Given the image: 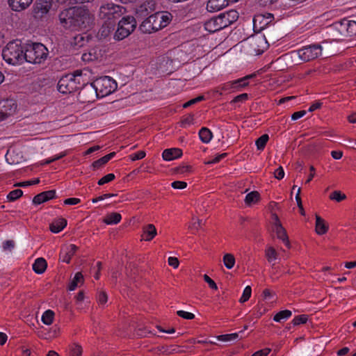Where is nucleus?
I'll return each mask as SVG.
<instances>
[{
  "instance_id": "nucleus-27",
  "label": "nucleus",
  "mask_w": 356,
  "mask_h": 356,
  "mask_svg": "<svg viewBox=\"0 0 356 356\" xmlns=\"http://www.w3.org/2000/svg\"><path fill=\"white\" fill-rule=\"evenodd\" d=\"M122 216L120 213L113 212L108 214L103 220V222L106 225H115L120 222Z\"/></svg>"
},
{
  "instance_id": "nucleus-44",
  "label": "nucleus",
  "mask_w": 356,
  "mask_h": 356,
  "mask_svg": "<svg viewBox=\"0 0 356 356\" xmlns=\"http://www.w3.org/2000/svg\"><path fill=\"white\" fill-rule=\"evenodd\" d=\"M82 354V348L80 345L74 343L70 348L71 356H81Z\"/></svg>"
},
{
  "instance_id": "nucleus-7",
  "label": "nucleus",
  "mask_w": 356,
  "mask_h": 356,
  "mask_svg": "<svg viewBox=\"0 0 356 356\" xmlns=\"http://www.w3.org/2000/svg\"><path fill=\"white\" fill-rule=\"evenodd\" d=\"M274 17L273 14H257L253 18V29L255 33H260L261 31L266 30V33L264 35V39L266 40V37L270 40H278V38L280 35H273L270 30L267 26L273 20Z\"/></svg>"
},
{
  "instance_id": "nucleus-12",
  "label": "nucleus",
  "mask_w": 356,
  "mask_h": 356,
  "mask_svg": "<svg viewBox=\"0 0 356 356\" xmlns=\"http://www.w3.org/2000/svg\"><path fill=\"white\" fill-rule=\"evenodd\" d=\"M17 104L11 99L0 100V120H4L13 115L17 110Z\"/></svg>"
},
{
  "instance_id": "nucleus-5",
  "label": "nucleus",
  "mask_w": 356,
  "mask_h": 356,
  "mask_svg": "<svg viewBox=\"0 0 356 356\" xmlns=\"http://www.w3.org/2000/svg\"><path fill=\"white\" fill-rule=\"evenodd\" d=\"M2 57L8 64L15 65L22 64L25 60V47L21 42L13 41L8 42L3 49Z\"/></svg>"
},
{
  "instance_id": "nucleus-46",
  "label": "nucleus",
  "mask_w": 356,
  "mask_h": 356,
  "mask_svg": "<svg viewBox=\"0 0 356 356\" xmlns=\"http://www.w3.org/2000/svg\"><path fill=\"white\" fill-rule=\"evenodd\" d=\"M39 183H40V179L36 178L33 180L16 183L14 186H17V187H24V186H27L38 184Z\"/></svg>"
},
{
  "instance_id": "nucleus-9",
  "label": "nucleus",
  "mask_w": 356,
  "mask_h": 356,
  "mask_svg": "<svg viewBox=\"0 0 356 356\" xmlns=\"http://www.w3.org/2000/svg\"><path fill=\"white\" fill-rule=\"evenodd\" d=\"M136 19L133 16L123 17L118 22L114 38L122 40L129 36L136 28Z\"/></svg>"
},
{
  "instance_id": "nucleus-24",
  "label": "nucleus",
  "mask_w": 356,
  "mask_h": 356,
  "mask_svg": "<svg viewBox=\"0 0 356 356\" xmlns=\"http://www.w3.org/2000/svg\"><path fill=\"white\" fill-rule=\"evenodd\" d=\"M156 15L159 17L161 29L167 26L172 20V15L168 12H156Z\"/></svg>"
},
{
  "instance_id": "nucleus-47",
  "label": "nucleus",
  "mask_w": 356,
  "mask_h": 356,
  "mask_svg": "<svg viewBox=\"0 0 356 356\" xmlns=\"http://www.w3.org/2000/svg\"><path fill=\"white\" fill-rule=\"evenodd\" d=\"M177 314L179 316L187 320H192L195 318V315L193 314L182 310L177 311Z\"/></svg>"
},
{
  "instance_id": "nucleus-63",
  "label": "nucleus",
  "mask_w": 356,
  "mask_h": 356,
  "mask_svg": "<svg viewBox=\"0 0 356 356\" xmlns=\"http://www.w3.org/2000/svg\"><path fill=\"white\" fill-rule=\"evenodd\" d=\"M227 156L226 153L221 154L217 156H216L213 160L209 161L206 162V164H212V163H216L219 162L222 158L225 157Z\"/></svg>"
},
{
  "instance_id": "nucleus-29",
  "label": "nucleus",
  "mask_w": 356,
  "mask_h": 356,
  "mask_svg": "<svg viewBox=\"0 0 356 356\" xmlns=\"http://www.w3.org/2000/svg\"><path fill=\"white\" fill-rule=\"evenodd\" d=\"M244 79H238L232 82H227L224 83L222 86L219 87L218 90L220 89L223 91H229L232 88H241L240 84ZM219 90H217L218 92Z\"/></svg>"
},
{
  "instance_id": "nucleus-3",
  "label": "nucleus",
  "mask_w": 356,
  "mask_h": 356,
  "mask_svg": "<svg viewBox=\"0 0 356 356\" xmlns=\"http://www.w3.org/2000/svg\"><path fill=\"white\" fill-rule=\"evenodd\" d=\"M82 82H83L82 72L76 70L73 74H66L60 79L58 83V90L63 94H70L81 89L79 95L83 96L81 91L86 83Z\"/></svg>"
},
{
  "instance_id": "nucleus-57",
  "label": "nucleus",
  "mask_w": 356,
  "mask_h": 356,
  "mask_svg": "<svg viewBox=\"0 0 356 356\" xmlns=\"http://www.w3.org/2000/svg\"><path fill=\"white\" fill-rule=\"evenodd\" d=\"M248 95L247 93H243L239 95H237L234 98V99L232 101V102H243L248 99Z\"/></svg>"
},
{
  "instance_id": "nucleus-61",
  "label": "nucleus",
  "mask_w": 356,
  "mask_h": 356,
  "mask_svg": "<svg viewBox=\"0 0 356 356\" xmlns=\"http://www.w3.org/2000/svg\"><path fill=\"white\" fill-rule=\"evenodd\" d=\"M193 115L189 114L181 120L182 124H191L193 123Z\"/></svg>"
},
{
  "instance_id": "nucleus-55",
  "label": "nucleus",
  "mask_w": 356,
  "mask_h": 356,
  "mask_svg": "<svg viewBox=\"0 0 356 356\" xmlns=\"http://www.w3.org/2000/svg\"><path fill=\"white\" fill-rule=\"evenodd\" d=\"M81 202V200L75 197L67 198L64 200V204L67 205H75L79 204Z\"/></svg>"
},
{
  "instance_id": "nucleus-59",
  "label": "nucleus",
  "mask_w": 356,
  "mask_h": 356,
  "mask_svg": "<svg viewBox=\"0 0 356 356\" xmlns=\"http://www.w3.org/2000/svg\"><path fill=\"white\" fill-rule=\"evenodd\" d=\"M146 154L144 151H139L138 152L134 154L131 156L132 161H136L139 159H142L145 156Z\"/></svg>"
},
{
  "instance_id": "nucleus-49",
  "label": "nucleus",
  "mask_w": 356,
  "mask_h": 356,
  "mask_svg": "<svg viewBox=\"0 0 356 356\" xmlns=\"http://www.w3.org/2000/svg\"><path fill=\"white\" fill-rule=\"evenodd\" d=\"M108 300V296L106 292L100 291L97 296V301L99 305H104Z\"/></svg>"
},
{
  "instance_id": "nucleus-36",
  "label": "nucleus",
  "mask_w": 356,
  "mask_h": 356,
  "mask_svg": "<svg viewBox=\"0 0 356 356\" xmlns=\"http://www.w3.org/2000/svg\"><path fill=\"white\" fill-rule=\"evenodd\" d=\"M88 40H85V37L81 34H78L73 38L72 44L76 47H81L85 44V42H88Z\"/></svg>"
},
{
  "instance_id": "nucleus-8",
  "label": "nucleus",
  "mask_w": 356,
  "mask_h": 356,
  "mask_svg": "<svg viewBox=\"0 0 356 356\" xmlns=\"http://www.w3.org/2000/svg\"><path fill=\"white\" fill-rule=\"evenodd\" d=\"M126 9L119 5L113 3L101 6L99 12V17L105 21V23L114 24L116 19H119L125 12Z\"/></svg>"
},
{
  "instance_id": "nucleus-39",
  "label": "nucleus",
  "mask_w": 356,
  "mask_h": 356,
  "mask_svg": "<svg viewBox=\"0 0 356 356\" xmlns=\"http://www.w3.org/2000/svg\"><path fill=\"white\" fill-rule=\"evenodd\" d=\"M308 321V316L306 315V314H302V315H299V316H296L292 323L293 324V325H299L300 324H305Z\"/></svg>"
},
{
  "instance_id": "nucleus-48",
  "label": "nucleus",
  "mask_w": 356,
  "mask_h": 356,
  "mask_svg": "<svg viewBox=\"0 0 356 356\" xmlns=\"http://www.w3.org/2000/svg\"><path fill=\"white\" fill-rule=\"evenodd\" d=\"M204 99V97L203 95L198 96V97H197L194 99H192L188 101L187 102H186L183 105V107L187 108V107L191 106V105L195 104L196 103H198Z\"/></svg>"
},
{
  "instance_id": "nucleus-22",
  "label": "nucleus",
  "mask_w": 356,
  "mask_h": 356,
  "mask_svg": "<svg viewBox=\"0 0 356 356\" xmlns=\"http://www.w3.org/2000/svg\"><path fill=\"white\" fill-rule=\"evenodd\" d=\"M328 225L324 219L318 215H316L315 230L318 235L325 234L328 231Z\"/></svg>"
},
{
  "instance_id": "nucleus-60",
  "label": "nucleus",
  "mask_w": 356,
  "mask_h": 356,
  "mask_svg": "<svg viewBox=\"0 0 356 356\" xmlns=\"http://www.w3.org/2000/svg\"><path fill=\"white\" fill-rule=\"evenodd\" d=\"M191 169V167L190 165H183V166L177 167L176 168L175 171L177 173L183 174V173H185L186 172H190Z\"/></svg>"
},
{
  "instance_id": "nucleus-54",
  "label": "nucleus",
  "mask_w": 356,
  "mask_h": 356,
  "mask_svg": "<svg viewBox=\"0 0 356 356\" xmlns=\"http://www.w3.org/2000/svg\"><path fill=\"white\" fill-rule=\"evenodd\" d=\"M270 351L271 350L270 348H266L255 352L251 356H267L270 353Z\"/></svg>"
},
{
  "instance_id": "nucleus-18",
  "label": "nucleus",
  "mask_w": 356,
  "mask_h": 356,
  "mask_svg": "<svg viewBox=\"0 0 356 356\" xmlns=\"http://www.w3.org/2000/svg\"><path fill=\"white\" fill-rule=\"evenodd\" d=\"M77 249V246L74 244H71L69 246H67L65 250H63L60 254L62 261L69 264L70 262L71 258L74 256Z\"/></svg>"
},
{
  "instance_id": "nucleus-1",
  "label": "nucleus",
  "mask_w": 356,
  "mask_h": 356,
  "mask_svg": "<svg viewBox=\"0 0 356 356\" xmlns=\"http://www.w3.org/2000/svg\"><path fill=\"white\" fill-rule=\"evenodd\" d=\"M61 25L70 31L89 29L94 24V15L86 6H72L59 14Z\"/></svg>"
},
{
  "instance_id": "nucleus-40",
  "label": "nucleus",
  "mask_w": 356,
  "mask_h": 356,
  "mask_svg": "<svg viewBox=\"0 0 356 356\" xmlns=\"http://www.w3.org/2000/svg\"><path fill=\"white\" fill-rule=\"evenodd\" d=\"M238 333H232V334H222L217 337V339L220 341H229L232 340H235L238 338Z\"/></svg>"
},
{
  "instance_id": "nucleus-14",
  "label": "nucleus",
  "mask_w": 356,
  "mask_h": 356,
  "mask_svg": "<svg viewBox=\"0 0 356 356\" xmlns=\"http://www.w3.org/2000/svg\"><path fill=\"white\" fill-rule=\"evenodd\" d=\"M156 8V3L153 0L146 1L136 10V15L138 19H143L147 17L152 12L154 11Z\"/></svg>"
},
{
  "instance_id": "nucleus-21",
  "label": "nucleus",
  "mask_w": 356,
  "mask_h": 356,
  "mask_svg": "<svg viewBox=\"0 0 356 356\" xmlns=\"http://www.w3.org/2000/svg\"><path fill=\"white\" fill-rule=\"evenodd\" d=\"M67 225V220L60 218L54 220L49 225L50 231L53 233H58Z\"/></svg>"
},
{
  "instance_id": "nucleus-28",
  "label": "nucleus",
  "mask_w": 356,
  "mask_h": 356,
  "mask_svg": "<svg viewBox=\"0 0 356 356\" xmlns=\"http://www.w3.org/2000/svg\"><path fill=\"white\" fill-rule=\"evenodd\" d=\"M212 132L207 127H202L199 131V137L204 143H208L212 138Z\"/></svg>"
},
{
  "instance_id": "nucleus-52",
  "label": "nucleus",
  "mask_w": 356,
  "mask_h": 356,
  "mask_svg": "<svg viewBox=\"0 0 356 356\" xmlns=\"http://www.w3.org/2000/svg\"><path fill=\"white\" fill-rule=\"evenodd\" d=\"M15 247V242L13 240H8L3 242V248L4 250H11Z\"/></svg>"
},
{
  "instance_id": "nucleus-38",
  "label": "nucleus",
  "mask_w": 356,
  "mask_h": 356,
  "mask_svg": "<svg viewBox=\"0 0 356 356\" xmlns=\"http://www.w3.org/2000/svg\"><path fill=\"white\" fill-rule=\"evenodd\" d=\"M346 198V195L340 191H334L330 195V199L340 202Z\"/></svg>"
},
{
  "instance_id": "nucleus-53",
  "label": "nucleus",
  "mask_w": 356,
  "mask_h": 356,
  "mask_svg": "<svg viewBox=\"0 0 356 356\" xmlns=\"http://www.w3.org/2000/svg\"><path fill=\"white\" fill-rule=\"evenodd\" d=\"M274 177L280 180L284 178V171L282 166H280L275 172H274Z\"/></svg>"
},
{
  "instance_id": "nucleus-10",
  "label": "nucleus",
  "mask_w": 356,
  "mask_h": 356,
  "mask_svg": "<svg viewBox=\"0 0 356 356\" xmlns=\"http://www.w3.org/2000/svg\"><path fill=\"white\" fill-rule=\"evenodd\" d=\"M322 47L320 44H315L304 47L298 51V55L303 62H308L316 58L321 54Z\"/></svg>"
},
{
  "instance_id": "nucleus-11",
  "label": "nucleus",
  "mask_w": 356,
  "mask_h": 356,
  "mask_svg": "<svg viewBox=\"0 0 356 356\" xmlns=\"http://www.w3.org/2000/svg\"><path fill=\"white\" fill-rule=\"evenodd\" d=\"M159 17L156 13L146 17L139 26V29L143 33H151L161 29Z\"/></svg>"
},
{
  "instance_id": "nucleus-19",
  "label": "nucleus",
  "mask_w": 356,
  "mask_h": 356,
  "mask_svg": "<svg viewBox=\"0 0 356 356\" xmlns=\"http://www.w3.org/2000/svg\"><path fill=\"white\" fill-rule=\"evenodd\" d=\"M228 6L226 0H209L207 9L209 12L218 11Z\"/></svg>"
},
{
  "instance_id": "nucleus-30",
  "label": "nucleus",
  "mask_w": 356,
  "mask_h": 356,
  "mask_svg": "<svg viewBox=\"0 0 356 356\" xmlns=\"http://www.w3.org/2000/svg\"><path fill=\"white\" fill-rule=\"evenodd\" d=\"M83 281H84V279H83V276L82 273L81 272H77L75 274L73 280L71 281V282L68 286V289L70 291L74 290L76 288V286H78V284L79 283L83 284Z\"/></svg>"
},
{
  "instance_id": "nucleus-64",
  "label": "nucleus",
  "mask_w": 356,
  "mask_h": 356,
  "mask_svg": "<svg viewBox=\"0 0 356 356\" xmlns=\"http://www.w3.org/2000/svg\"><path fill=\"white\" fill-rule=\"evenodd\" d=\"M322 103L320 102H317L314 103L309 108L308 111L309 112H313L315 110L320 108L321 107Z\"/></svg>"
},
{
  "instance_id": "nucleus-31",
  "label": "nucleus",
  "mask_w": 356,
  "mask_h": 356,
  "mask_svg": "<svg viewBox=\"0 0 356 356\" xmlns=\"http://www.w3.org/2000/svg\"><path fill=\"white\" fill-rule=\"evenodd\" d=\"M260 194L257 191H252L246 195L245 198V202L248 205L254 204L259 200Z\"/></svg>"
},
{
  "instance_id": "nucleus-25",
  "label": "nucleus",
  "mask_w": 356,
  "mask_h": 356,
  "mask_svg": "<svg viewBox=\"0 0 356 356\" xmlns=\"http://www.w3.org/2000/svg\"><path fill=\"white\" fill-rule=\"evenodd\" d=\"M115 155V152H111L108 154L105 155L104 156L100 158L99 159L94 161L92 163V168L93 170L98 169L108 163L112 158H113Z\"/></svg>"
},
{
  "instance_id": "nucleus-4",
  "label": "nucleus",
  "mask_w": 356,
  "mask_h": 356,
  "mask_svg": "<svg viewBox=\"0 0 356 356\" xmlns=\"http://www.w3.org/2000/svg\"><path fill=\"white\" fill-rule=\"evenodd\" d=\"M238 18V13L235 10L220 14L218 17H212L204 23L205 29L214 33L222 30L235 22Z\"/></svg>"
},
{
  "instance_id": "nucleus-50",
  "label": "nucleus",
  "mask_w": 356,
  "mask_h": 356,
  "mask_svg": "<svg viewBox=\"0 0 356 356\" xmlns=\"http://www.w3.org/2000/svg\"><path fill=\"white\" fill-rule=\"evenodd\" d=\"M204 280L209 284V287L212 289L217 290L218 286L216 282L207 275H204Z\"/></svg>"
},
{
  "instance_id": "nucleus-13",
  "label": "nucleus",
  "mask_w": 356,
  "mask_h": 356,
  "mask_svg": "<svg viewBox=\"0 0 356 356\" xmlns=\"http://www.w3.org/2000/svg\"><path fill=\"white\" fill-rule=\"evenodd\" d=\"M52 6V0H36L33 5V13L35 17H42L47 14Z\"/></svg>"
},
{
  "instance_id": "nucleus-43",
  "label": "nucleus",
  "mask_w": 356,
  "mask_h": 356,
  "mask_svg": "<svg viewBox=\"0 0 356 356\" xmlns=\"http://www.w3.org/2000/svg\"><path fill=\"white\" fill-rule=\"evenodd\" d=\"M113 25L108 24L106 26H102L98 32V35L100 38H105L110 33V29Z\"/></svg>"
},
{
  "instance_id": "nucleus-32",
  "label": "nucleus",
  "mask_w": 356,
  "mask_h": 356,
  "mask_svg": "<svg viewBox=\"0 0 356 356\" xmlns=\"http://www.w3.org/2000/svg\"><path fill=\"white\" fill-rule=\"evenodd\" d=\"M54 317V312L52 310L48 309L45 311L42 316V321L45 325H49L53 323Z\"/></svg>"
},
{
  "instance_id": "nucleus-15",
  "label": "nucleus",
  "mask_w": 356,
  "mask_h": 356,
  "mask_svg": "<svg viewBox=\"0 0 356 356\" xmlns=\"http://www.w3.org/2000/svg\"><path fill=\"white\" fill-rule=\"evenodd\" d=\"M55 190H49L36 195L33 199V204L35 205L46 202L56 197Z\"/></svg>"
},
{
  "instance_id": "nucleus-42",
  "label": "nucleus",
  "mask_w": 356,
  "mask_h": 356,
  "mask_svg": "<svg viewBox=\"0 0 356 356\" xmlns=\"http://www.w3.org/2000/svg\"><path fill=\"white\" fill-rule=\"evenodd\" d=\"M277 255V252L273 247H270L266 251V257L267 258V260L269 262L272 261L273 260L276 259Z\"/></svg>"
},
{
  "instance_id": "nucleus-23",
  "label": "nucleus",
  "mask_w": 356,
  "mask_h": 356,
  "mask_svg": "<svg viewBox=\"0 0 356 356\" xmlns=\"http://www.w3.org/2000/svg\"><path fill=\"white\" fill-rule=\"evenodd\" d=\"M47 264L46 260L42 257H39L35 259L33 264V270L37 274L43 273L47 269Z\"/></svg>"
},
{
  "instance_id": "nucleus-41",
  "label": "nucleus",
  "mask_w": 356,
  "mask_h": 356,
  "mask_svg": "<svg viewBox=\"0 0 356 356\" xmlns=\"http://www.w3.org/2000/svg\"><path fill=\"white\" fill-rule=\"evenodd\" d=\"M252 289L250 286H247L243 293L241 298L239 300V302L243 303L249 300L251 296Z\"/></svg>"
},
{
  "instance_id": "nucleus-37",
  "label": "nucleus",
  "mask_w": 356,
  "mask_h": 356,
  "mask_svg": "<svg viewBox=\"0 0 356 356\" xmlns=\"http://www.w3.org/2000/svg\"><path fill=\"white\" fill-rule=\"evenodd\" d=\"M23 195V191L21 189H15L12 191H10L8 195L7 198L9 201L13 202L20 197Z\"/></svg>"
},
{
  "instance_id": "nucleus-26",
  "label": "nucleus",
  "mask_w": 356,
  "mask_h": 356,
  "mask_svg": "<svg viewBox=\"0 0 356 356\" xmlns=\"http://www.w3.org/2000/svg\"><path fill=\"white\" fill-rule=\"evenodd\" d=\"M143 234L145 235V240L150 241L157 234L156 229L153 224H148L143 227Z\"/></svg>"
},
{
  "instance_id": "nucleus-2",
  "label": "nucleus",
  "mask_w": 356,
  "mask_h": 356,
  "mask_svg": "<svg viewBox=\"0 0 356 356\" xmlns=\"http://www.w3.org/2000/svg\"><path fill=\"white\" fill-rule=\"evenodd\" d=\"M117 88V83L109 76H102L97 79L91 83H86L82 89L81 94H91L90 98L95 95L97 97H104L114 92Z\"/></svg>"
},
{
  "instance_id": "nucleus-45",
  "label": "nucleus",
  "mask_w": 356,
  "mask_h": 356,
  "mask_svg": "<svg viewBox=\"0 0 356 356\" xmlns=\"http://www.w3.org/2000/svg\"><path fill=\"white\" fill-rule=\"evenodd\" d=\"M115 175H114V174H113V173H110V174H108V175H105V176H104V177H103L102 178H101V179L98 181L97 184H98V185H99V186H102V185H104V184H106V183H108V182H110V181H111L114 180V179H115Z\"/></svg>"
},
{
  "instance_id": "nucleus-6",
  "label": "nucleus",
  "mask_w": 356,
  "mask_h": 356,
  "mask_svg": "<svg viewBox=\"0 0 356 356\" xmlns=\"http://www.w3.org/2000/svg\"><path fill=\"white\" fill-rule=\"evenodd\" d=\"M49 55L47 48L42 43L26 44L25 47V61L33 64L44 63Z\"/></svg>"
},
{
  "instance_id": "nucleus-16",
  "label": "nucleus",
  "mask_w": 356,
  "mask_h": 356,
  "mask_svg": "<svg viewBox=\"0 0 356 356\" xmlns=\"http://www.w3.org/2000/svg\"><path fill=\"white\" fill-rule=\"evenodd\" d=\"M33 0H8L10 8L15 12H20L26 9Z\"/></svg>"
},
{
  "instance_id": "nucleus-35",
  "label": "nucleus",
  "mask_w": 356,
  "mask_h": 356,
  "mask_svg": "<svg viewBox=\"0 0 356 356\" xmlns=\"http://www.w3.org/2000/svg\"><path fill=\"white\" fill-rule=\"evenodd\" d=\"M269 139L268 134H263L259 138L257 139L255 144L259 150H263L266 145V143Z\"/></svg>"
},
{
  "instance_id": "nucleus-51",
  "label": "nucleus",
  "mask_w": 356,
  "mask_h": 356,
  "mask_svg": "<svg viewBox=\"0 0 356 356\" xmlns=\"http://www.w3.org/2000/svg\"><path fill=\"white\" fill-rule=\"evenodd\" d=\"M171 186L175 189H184L187 186V183L181 181H175L172 183Z\"/></svg>"
},
{
  "instance_id": "nucleus-20",
  "label": "nucleus",
  "mask_w": 356,
  "mask_h": 356,
  "mask_svg": "<svg viewBox=\"0 0 356 356\" xmlns=\"http://www.w3.org/2000/svg\"><path fill=\"white\" fill-rule=\"evenodd\" d=\"M182 150L179 148L166 149L163 152L162 157L165 161H172L181 157Z\"/></svg>"
},
{
  "instance_id": "nucleus-56",
  "label": "nucleus",
  "mask_w": 356,
  "mask_h": 356,
  "mask_svg": "<svg viewBox=\"0 0 356 356\" xmlns=\"http://www.w3.org/2000/svg\"><path fill=\"white\" fill-rule=\"evenodd\" d=\"M168 264L175 268L179 266V261L177 257H170L168 258Z\"/></svg>"
},
{
  "instance_id": "nucleus-62",
  "label": "nucleus",
  "mask_w": 356,
  "mask_h": 356,
  "mask_svg": "<svg viewBox=\"0 0 356 356\" xmlns=\"http://www.w3.org/2000/svg\"><path fill=\"white\" fill-rule=\"evenodd\" d=\"M274 293L268 289H266L263 291L262 296L264 300H268L273 296Z\"/></svg>"
},
{
  "instance_id": "nucleus-17",
  "label": "nucleus",
  "mask_w": 356,
  "mask_h": 356,
  "mask_svg": "<svg viewBox=\"0 0 356 356\" xmlns=\"http://www.w3.org/2000/svg\"><path fill=\"white\" fill-rule=\"evenodd\" d=\"M273 231L276 233L277 237L282 240L285 245L290 248V242L286 229L283 227L282 224L273 225Z\"/></svg>"
},
{
  "instance_id": "nucleus-33",
  "label": "nucleus",
  "mask_w": 356,
  "mask_h": 356,
  "mask_svg": "<svg viewBox=\"0 0 356 356\" xmlns=\"http://www.w3.org/2000/svg\"><path fill=\"white\" fill-rule=\"evenodd\" d=\"M223 262L227 268L231 269L235 264V258L232 254L227 253L223 257Z\"/></svg>"
},
{
  "instance_id": "nucleus-34",
  "label": "nucleus",
  "mask_w": 356,
  "mask_h": 356,
  "mask_svg": "<svg viewBox=\"0 0 356 356\" xmlns=\"http://www.w3.org/2000/svg\"><path fill=\"white\" fill-rule=\"evenodd\" d=\"M292 315V312L290 310L285 309L277 313L274 317L273 320L276 322H280L282 319H286L289 318Z\"/></svg>"
},
{
  "instance_id": "nucleus-58",
  "label": "nucleus",
  "mask_w": 356,
  "mask_h": 356,
  "mask_svg": "<svg viewBox=\"0 0 356 356\" xmlns=\"http://www.w3.org/2000/svg\"><path fill=\"white\" fill-rule=\"evenodd\" d=\"M306 114V111L302 110L300 111L295 112L291 115V119L293 120H296L303 117Z\"/></svg>"
}]
</instances>
